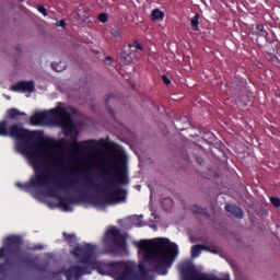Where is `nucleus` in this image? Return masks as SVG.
Returning a JSON list of instances; mask_svg holds the SVG:
<instances>
[{
	"instance_id": "1",
	"label": "nucleus",
	"mask_w": 280,
	"mask_h": 280,
	"mask_svg": "<svg viewBox=\"0 0 280 280\" xmlns=\"http://www.w3.org/2000/svg\"><path fill=\"white\" fill-rule=\"evenodd\" d=\"M0 137H11V139H19L16 144L18 152L24 154L28 159L31 167L34 170V176L31 177L28 183L18 182L15 185L19 189L45 188L49 187L51 183V176L49 171L42 167L43 161L51 159L55 165H58L59 161L56 158H51L54 150L51 148L42 149L38 143H45L46 145H54L56 140L51 138H43L40 131H32L26 129L21 124H13L8 128V119L0 121Z\"/></svg>"
},
{
	"instance_id": "2",
	"label": "nucleus",
	"mask_w": 280,
	"mask_h": 280,
	"mask_svg": "<svg viewBox=\"0 0 280 280\" xmlns=\"http://www.w3.org/2000/svg\"><path fill=\"white\" fill-rule=\"evenodd\" d=\"M56 124L61 128L65 137H70L72 141L67 139H60L59 145L69 150H78V152H89L92 148H95V140H84L81 143L78 142V129L75 122H73V114L67 110L66 107L59 106L46 112H37L31 116L32 126H43V124L49 122Z\"/></svg>"
},
{
	"instance_id": "3",
	"label": "nucleus",
	"mask_w": 280,
	"mask_h": 280,
	"mask_svg": "<svg viewBox=\"0 0 280 280\" xmlns=\"http://www.w3.org/2000/svg\"><path fill=\"white\" fill-rule=\"evenodd\" d=\"M133 244L140 253H143L144 261L149 264L151 272L158 275H167V270L178 257V245L170 242L168 238L141 240Z\"/></svg>"
},
{
	"instance_id": "4",
	"label": "nucleus",
	"mask_w": 280,
	"mask_h": 280,
	"mask_svg": "<svg viewBox=\"0 0 280 280\" xmlns=\"http://www.w3.org/2000/svg\"><path fill=\"white\" fill-rule=\"evenodd\" d=\"M23 238L18 235H11L3 240V246L0 247V275H5V268H16L19 266H32L34 259L27 254H23Z\"/></svg>"
},
{
	"instance_id": "5",
	"label": "nucleus",
	"mask_w": 280,
	"mask_h": 280,
	"mask_svg": "<svg viewBox=\"0 0 280 280\" xmlns=\"http://www.w3.org/2000/svg\"><path fill=\"white\" fill-rule=\"evenodd\" d=\"M107 164L114 170L115 175L106 180L105 191H114L107 195L106 202L108 205H115V202L126 201V189L119 188L118 185H128L130 179L128 178V166L126 162L117 160H108Z\"/></svg>"
},
{
	"instance_id": "6",
	"label": "nucleus",
	"mask_w": 280,
	"mask_h": 280,
	"mask_svg": "<svg viewBox=\"0 0 280 280\" xmlns=\"http://www.w3.org/2000/svg\"><path fill=\"white\" fill-rule=\"evenodd\" d=\"M59 191H69V186L62 182H57L54 187H49L46 194L49 198H56L58 200V207L66 211H71L70 205H78V202H86L89 200V192L79 190L78 197H62Z\"/></svg>"
},
{
	"instance_id": "7",
	"label": "nucleus",
	"mask_w": 280,
	"mask_h": 280,
	"mask_svg": "<svg viewBox=\"0 0 280 280\" xmlns=\"http://www.w3.org/2000/svg\"><path fill=\"white\" fill-rule=\"evenodd\" d=\"M109 268L117 280H150L152 277L148 275V269L141 265L139 267L140 275L135 272V265L132 262H109Z\"/></svg>"
},
{
	"instance_id": "8",
	"label": "nucleus",
	"mask_w": 280,
	"mask_h": 280,
	"mask_svg": "<svg viewBox=\"0 0 280 280\" xmlns=\"http://www.w3.org/2000/svg\"><path fill=\"white\" fill-rule=\"evenodd\" d=\"M105 250L115 255L118 249L127 250L128 243L126 236L117 228H112L106 231L104 236Z\"/></svg>"
},
{
	"instance_id": "9",
	"label": "nucleus",
	"mask_w": 280,
	"mask_h": 280,
	"mask_svg": "<svg viewBox=\"0 0 280 280\" xmlns=\"http://www.w3.org/2000/svg\"><path fill=\"white\" fill-rule=\"evenodd\" d=\"M71 254L80 260V264L83 266H89L90 268H94L95 260H93V256L95 255V245L91 243H86L85 245H77L71 250Z\"/></svg>"
},
{
	"instance_id": "10",
	"label": "nucleus",
	"mask_w": 280,
	"mask_h": 280,
	"mask_svg": "<svg viewBox=\"0 0 280 280\" xmlns=\"http://www.w3.org/2000/svg\"><path fill=\"white\" fill-rule=\"evenodd\" d=\"M249 36H252V40H255L260 49L266 47L267 44L272 45V39L268 31L264 30V25L261 24H253L249 28Z\"/></svg>"
},
{
	"instance_id": "11",
	"label": "nucleus",
	"mask_w": 280,
	"mask_h": 280,
	"mask_svg": "<svg viewBox=\"0 0 280 280\" xmlns=\"http://www.w3.org/2000/svg\"><path fill=\"white\" fill-rule=\"evenodd\" d=\"M182 280H229L228 278L209 277L194 268V266H186L182 268Z\"/></svg>"
},
{
	"instance_id": "12",
	"label": "nucleus",
	"mask_w": 280,
	"mask_h": 280,
	"mask_svg": "<svg viewBox=\"0 0 280 280\" xmlns=\"http://www.w3.org/2000/svg\"><path fill=\"white\" fill-rule=\"evenodd\" d=\"M94 268L83 265H73L70 266L66 271H65V277L67 280H80L84 275H91L93 272Z\"/></svg>"
},
{
	"instance_id": "13",
	"label": "nucleus",
	"mask_w": 280,
	"mask_h": 280,
	"mask_svg": "<svg viewBox=\"0 0 280 280\" xmlns=\"http://www.w3.org/2000/svg\"><path fill=\"white\" fill-rule=\"evenodd\" d=\"M34 81H20L11 86V91L15 93H34Z\"/></svg>"
},
{
	"instance_id": "14",
	"label": "nucleus",
	"mask_w": 280,
	"mask_h": 280,
	"mask_svg": "<svg viewBox=\"0 0 280 280\" xmlns=\"http://www.w3.org/2000/svg\"><path fill=\"white\" fill-rule=\"evenodd\" d=\"M202 250H207L208 253H212L213 255H218V249L209 246V245H194L191 247V257H200V253Z\"/></svg>"
},
{
	"instance_id": "15",
	"label": "nucleus",
	"mask_w": 280,
	"mask_h": 280,
	"mask_svg": "<svg viewBox=\"0 0 280 280\" xmlns=\"http://www.w3.org/2000/svg\"><path fill=\"white\" fill-rule=\"evenodd\" d=\"M224 209L228 213H231L233 218H236V220H242L244 218V210H242L240 206L226 205Z\"/></svg>"
},
{
	"instance_id": "16",
	"label": "nucleus",
	"mask_w": 280,
	"mask_h": 280,
	"mask_svg": "<svg viewBox=\"0 0 280 280\" xmlns=\"http://www.w3.org/2000/svg\"><path fill=\"white\" fill-rule=\"evenodd\" d=\"M26 115V113L13 107L7 110L5 117L7 119H16V117H25Z\"/></svg>"
},
{
	"instance_id": "17",
	"label": "nucleus",
	"mask_w": 280,
	"mask_h": 280,
	"mask_svg": "<svg viewBox=\"0 0 280 280\" xmlns=\"http://www.w3.org/2000/svg\"><path fill=\"white\" fill-rule=\"evenodd\" d=\"M85 189H96V191H102V186L100 184H95V182L88 177L86 182L83 184Z\"/></svg>"
},
{
	"instance_id": "18",
	"label": "nucleus",
	"mask_w": 280,
	"mask_h": 280,
	"mask_svg": "<svg viewBox=\"0 0 280 280\" xmlns=\"http://www.w3.org/2000/svg\"><path fill=\"white\" fill-rule=\"evenodd\" d=\"M165 19V12L159 10V9H153L151 12V21H163Z\"/></svg>"
},
{
	"instance_id": "19",
	"label": "nucleus",
	"mask_w": 280,
	"mask_h": 280,
	"mask_svg": "<svg viewBox=\"0 0 280 280\" xmlns=\"http://www.w3.org/2000/svg\"><path fill=\"white\" fill-rule=\"evenodd\" d=\"M115 100V94H108L107 98H106V110L107 113H109L110 117H113V119H115L116 115H115V110L113 109V107H110V105H108V103Z\"/></svg>"
},
{
	"instance_id": "20",
	"label": "nucleus",
	"mask_w": 280,
	"mask_h": 280,
	"mask_svg": "<svg viewBox=\"0 0 280 280\" xmlns=\"http://www.w3.org/2000/svg\"><path fill=\"white\" fill-rule=\"evenodd\" d=\"M190 25L195 32H198L200 25V14L197 13L190 19Z\"/></svg>"
},
{
	"instance_id": "21",
	"label": "nucleus",
	"mask_w": 280,
	"mask_h": 280,
	"mask_svg": "<svg viewBox=\"0 0 280 280\" xmlns=\"http://www.w3.org/2000/svg\"><path fill=\"white\" fill-rule=\"evenodd\" d=\"M192 213H198L199 215H205V218H209V212L207 209L200 207V206H194L191 208Z\"/></svg>"
},
{
	"instance_id": "22",
	"label": "nucleus",
	"mask_w": 280,
	"mask_h": 280,
	"mask_svg": "<svg viewBox=\"0 0 280 280\" xmlns=\"http://www.w3.org/2000/svg\"><path fill=\"white\" fill-rule=\"evenodd\" d=\"M62 236L69 246L75 244V234H67V232H63Z\"/></svg>"
},
{
	"instance_id": "23",
	"label": "nucleus",
	"mask_w": 280,
	"mask_h": 280,
	"mask_svg": "<svg viewBox=\"0 0 280 280\" xmlns=\"http://www.w3.org/2000/svg\"><path fill=\"white\" fill-rule=\"evenodd\" d=\"M173 205H174V200H172V198L162 199V207L163 209H165V211H168V209H172Z\"/></svg>"
},
{
	"instance_id": "24",
	"label": "nucleus",
	"mask_w": 280,
	"mask_h": 280,
	"mask_svg": "<svg viewBox=\"0 0 280 280\" xmlns=\"http://www.w3.org/2000/svg\"><path fill=\"white\" fill-rule=\"evenodd\" d=\"M60 67V63H56V62H52L51 63V68L54 69V71H57V73H60V71H65V69H67V65L61 62V68Z\"/></svg>"
},
{
	"instance_id": "25",
	"label": "nucleus",
	"mask_w": 280,
	"mask_h": 280,
	"mask_svg": "<svg viewBox=\"0 0 280 280\" xmlns=\"http://www.w3.org/2000/svg\"><path fill=\"white\" fill-rule=\"evenodd\" d=\"M271 205L276 207V209H279L280 207V198L279 197H270L269 198Z\"/></svg>"
},
{
	"instance_id": "26",
	"label": "nucleus",
	"mask_w": 280,
	"mask_h": 280,
	"mask_svg": "<svg viewBox=\"0 0 280 280\" xmlns=\"http://www.w3.org/2000/svg\"><path fill=\"white\" fill-rule=\"evenodd\" d=\"M132 47L139 49L140 51H143V45H141L139 40H135L133 44H129V49H132Z\"/></svg>"
},
{
	"instance_id": "27",
	"label": "nucleus",
	"mask_w": 280,
	"mask_h": 280,
	"mask_svg": "<svg viewBox=\"0 0 280 280\" xmlns=\"http://www.w3.org/2000/svg\"><path fill=\"white\" fill-rule=\"evenodd\" d=\"M97 19L100 23H108V15L106 13H100Z\"/></svg>"
},
{
	"instance_id": "28",
	"label": "nucleus",
	"mask_w": 280,
	"mask_h": 280,
	"mask_svg": "<svg viewBox=\"0 0 280 280\" xmlns=\"http://www.w3.org/2000/svg\"><path fill=\"white\" fill-rule=\"evenodd\" d=\"M108 148L109 150H113V152H117L116 148H119V144L115 142H109Z\"/></svg>"
},
{
	"instance_id": "29",
	"label": "nucleus",
	"mask_w": 280,
	"mask_h": 280,
	"mask_svg": "<svg viewBox=\"0 0 280 280\" xmlns=\"http://www.w3.org/2000/svg\"><path fill=\"white\" fill-rule=\"evenodd\" d=\"M37 10H38V12H39L40 14H43L44 16H47V9H45V7L39 5V7L37 8Z\"/></svg>"
},
{
	"instance_id": "30",
	"label": "nucleus",
	"mask_w": 280,
	"mask_h": 280,
	"mask_svg": "<svg viewBox=\"0 0 280 280\" xmlns=\"http://www.w3.org/2000/svg\"><path fill=\"white\" fill-rule=\"evenodd\" d=\"M162 80H163L164 84H166V85L172 84V81L165 74L162 75Z\"/></svg>"
},
{
	"instance_id": "31",
	"label": "nucleus",
	"mask_w": 280,
	"mask_h": 280,
	"mask_svg": "<svg viewBox=\"0 0 280 280\" xmlns=\"http://www.w3.org/2000/svg\"><path fill=\"white\" fill-rule=\"evenodd\" d=\"M68 187H73V188L78 187V182H75V180H69V182H68Z\"/></svg>"
},
{
	"instance_id": "32",
	"label": "nucleus",
	"mask_w": 280,
	"mask_h": 280,
	"mask_svg": "<svg viewBox=\"0 0 280 280\" xmlns=\"http://www.w3.org/2000/svg\"><path fill=\"white\" fill-rule=\"evenodd\" d=\"M67 22L65 20H60L59 22H57V26L58 27H66Z\"/></svg>"
},
{
	"instance_id": "33",
	"label": "nucleus",
	"mask_w": 280,
	"mask_h": 280,
	"mask_svg": "<svg viewBox=\"0 0 280 280\" xmlns=\"http://www.w3.org/2000/svg\"><path fill=\"white\" fill-rule=\"evenodd\" d=\"M77 15L79 16L80 21H84V18L86 16V13H84V11L81 13H77Z\"/></svg>"
},
{
	"instance_id": "34",
	"label": "nucleus",
	"mask_w": 280,
	"mask_h": 280,
	"mask_svg": "<svg viewBox=\"0 0 280 280\" xmlns=\"http://www.w3.org/2000/svg\"><path fill=\"white\" fill-rule=\"evenodd\" d=\"M44 246L43 245H35L33 250H43Z\"/></svg>"
},
{
	"instance_id": "35",
	"label": "nucleus",
	"mask_w": 280,
	"mask_h": 280,
	"mask_svg": "<svg viewBox=\"0 0 280 280\" xmlns=\"http://www.w3.org/2000/svg\"><path fill=\"white\" fill-rule=\"evenodd\" d=\"M197 163H199V165H202L205 163V160H202L201 158H197Z\"/></svg>"
},
{
	"instance_id": "36",
	"label": "nucleus",
	"mask_w": 280,
	"mask_h": 280,
	"mask_svg": "<svg viewBox=\"0 0 280 280\" xmlns=\"http://www.w3.org/2000/svg\"><path fill=\"white\" fill-rule=\"evenodd\" d=\"M105 143H106V140H105V139L98 140V145H104Z\"/></svg>"
},
{
	"instance_id": "37",
	"label": "nucleus",
	"mask_w": 280,
	"mask_h": 280,
	"mask_svg": "<svg viewBox=\"0 0 280 280\" xmlns=\"http://www.w3.org/2000/svg\"><path fill=\"white\" fill-rule=\"evenodd\" d=\"M127 65H130V62H132V59L130 57H128V59H126Z\"/></svg>"
},
{
	"instance_id": "38",
	"label": "nucleus",
	"mask_w": 280,
	"mask_h": 280,
	"mask_svg": "<svg viewBox=\"0 0 280 280\" xmlns=\"http://www.w3.org/2000/svg\"><path fill=\"white\" fill-rule=\"evenodd\" d=\"M105 60H108L109 62H113V58L112 57H106Z\"/></svg>"
}]
</instances>
